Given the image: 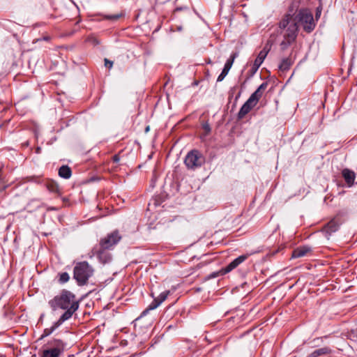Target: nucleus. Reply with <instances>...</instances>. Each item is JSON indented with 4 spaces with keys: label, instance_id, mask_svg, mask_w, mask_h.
<instances>
[{
    "label": "nucleus",
    "instance_id": "f257e3e1",
    "mask_svg": "<svg viewBox=\"0 0 357 357\" xmlns=\"http://www.w3.org/2000/svg\"><path fill=\"white\" fill-rule=\"evenodd\" d=\"M299 7V2L294 1L289 6L287 13L284 15L278 24V33L283 36V40L280 45L282 50H286L296 38L298 33L297 22L292 20L293 16Z\"/></svg>",
    "mask_w": 357,
    "mask_h": 357
},
{
    "label": "nucleus",
    "instance_id": "f03ea898",
    "mask_svg": "<svg viewBox=\"0 0 357 357\" xmlns=\"http://www.w3.org/2000/svg\"><path fill=\"white\" fill-rule=\"evenodd\" d=\"M48 303L53 310H56L58 308L66 310L59 317L61 321H66L70 319L79 306V301L76 300L75 295L66 289H63L59 295L50 300Z\"/></svg>",
    "mask_w": 357,
    "mask_h": 357
},
{
    "label": "nucleus",
    "instance_id": "7ed1b4c3",
    "mask_svg": "<svg viewBox=\"0 0 357 357\" xmlns=\"http://www.w3.org/2000/svg\"><path fill=\"white\" fill-rule=\"evenodd\" d=\"M93 273V269L87 261L78 262L73 268V278L79 286L86 284Z\"/></svg>",
    "mask_w": 357,
    "mask_h": 357
},
{
    "label": "nucleus",
    "instance_id": "20e7f679",
    "mask_svg": "<svg viewBox=\"0 0 357 357\" xmlns=\"http://www.w3.org/2000/svg\"><path fill=\"white\" fill-rule=\"evenodd\" d=\"M296 18L303 25V29L307 33L312 32L316 26L312 13L307 9H301Z\"/></svg>",
    "mask_w": 357,
    "mask_h": 357
},
{
    "label": "nucleus",
    "instance_id": "39448f33",
    "mask_svg": "<svg viewBox=\"0 0 357 357\" xmlns=\"http://www.w3.org/2000/svg\"><path fill=\"white\" fill-rule=\"evenodd\" d=\"M205 162L203 155L197 150L190 151L185 158L184 163L190 169L200 167Z\"/></svg>",
    "mask_w": 357,
    "mask_h": 357
},
{
    "label": "nucleus",
    "instance_id": "423d86ee",
    "mask_svg": "<svg viewBox=\"0 0 357 357\" xmlns=\"http://www.w3.org/2000/svg\"><path fill=\"white\" fill-rule=\"evenodd\" d=\"M121 239V236L117 230L108 234L107 236L102 238L100 241V249L103 251L105 250H109L116 245Z\"/></svg>",
    "mask_w": 357,
    "mask_h": 357
},
{
    "label": "nucleus",
    "instance_id": "0eeeda50",
    "mask_svg": "<svg viewBox=\"0 0 357 357\" xmlns=\"http://www.w3.org/2000/svg\"><path fill=\"white\" fill-rule=\"evenodd\" d=\"M169 294V291H165L160 293L158 297L154 298L153 301L149 304V305L142 312L138 319L146 316L151 310L156 309L162 302L167 299Z\"/></svg>",
    "mask_w": 357,
    "mask_h": 357
},
{
    "label": "nucleus",
    "instance_id": "6e6552de",
    "mask_svg": "<svg viewBox=\"0 0 357 357\" xmlns=\"http://www.w3.org/2000/svg\"><path fill=\"white\" fill-rule=\"evenodd\" d=\"M340 224L341 222L337 218H333L324 225L321 229V231L328 239L332 234L336 232L339 229Z\"/></svg>",
    "mask_w": 357,
    "mask_h": 357
},
{
    "label": "nucleus",
    "instance_id": "1a4fd4ad",
    "mask_svg": "<svg viewBox=\"0 0 357 357\" xmlns=\"http://www.w3.org/2000/svg\"><path fill=\"white\" fill-rule=\"evenodd\" d=\"M250 255V254L242 255L234 259L227 266L222 268L223 273H227L238 267L241 264L245 261Z\"/></svg>",
    "mask_w": 357,
    "mask_h": 357
},
{
    "label": "nucleus",
    "instance_id": "9d476101",
    "mask_svg": "<svg viewBox=\"0 0 357 357\" xmlns=\"http://www.w3.org/2000/svg\"><path fill=\"white\" fill-rule=\"evenodd\" d=\"M270 50V48H268L267 46H265L259 53L258 56H257L256 59L254 61L253 66L252 67V70L253 73H256L261 63L264 62L265 58L266 57L268 52Z\"/></svg>",
    "mask_w": 357,
    "mask_h": 357
},
{
    "label": "nucleus",
    "instance_id": "9b49d317",
    "mask_svg": "<svg viewBox=\"0 0 357 357\" xmlns=\"http://www.w3.org/2000/svg\"><path fill=\"white\" fill-rule=\"evenodd\" d=\"M236 56H237V53H233L231 55L230 58L226 61L221 73L218 77L217 82H222L225 79V77L228 74L229 70L231 69V68L233 65L234 61Z\"/></svg>",
    "mask_w": 357,
    "mask_h": 357
},
{
    "label": "nucleus",
    "instance_id": "f8f14e48",
    "mask_svg": "<svg viewBox=\"0 0 357 357\" xmlns=\"http://www.w3.org/2000/svg\"><path fill=\"white\" fill-rule=\"evenodd\" d=\"M267 86H268V83L266 82H263L257 88V89L253 93L251 94L249 99L251 100L253 102V103L257 105V102H259V99L262 96L264 91L266 89Z\"/></svg>",
    "mask_w": 357,
    "mask_h": 357
},
{
    "label": "nucleus",
    "instance_id": "ddd939ff",
    "mask_svg": "<svg viewBox=\"0 0 357 357\" xmlns=\"http://www.w3.org/2000/svg\"><path fill=\"white\" fill-rule=\"evenodd\" d=\"M267 86H268V83L266 82H263L257 88V89L253 93L251 94L249 99L251 100L253 102V103L257 105V102H259V99L262 96L264 91L266 89Z\"/></svg>",
    "mask_w": 357,
    "mask_h": 357
},
{
    "label": "nucleus",
    "instance_id": "4468645a",
    "mask_svg": "<svg viewBox=\"0 0 357 357\" xmlns=\"http://www.w3.org/2000/svg\"><path fill=\"white\" fill-rule=\"evenodd\" d=\"M255 106H256V105L248 98V100L241 107L238 113V119H242L244 118L245 116L248 114Z\"/></svg>",
    "mask_w": 357,
    "mask_h": 357
},
{
    "label": "nucleus",
    "instance_id": "2eb2a0df",
    "mask_svg": "<svg viewBox=\"0 0 357 357\" xmlns=\"http://www.w3.org/2000/svg\"><path fill=\"white\" fill-rule=\"evenodd\" d=\"M342 175L349 186L354 184L356 178L354 172L346 168L342 171Z\"/></svg>",
    "mask_w": 357,
    "mask_h": 357
},
{
    "label": "nucleus",
    "instance_id": "dca6fc26",
    "mask_svg": "<svg viewBox=\"0 0 357 357\" xmlns=\"http://www.w3.org/2000/svg\"><path fill=\"white\" fill-rule=\"evenodd\" d=\"M311 252V248L307 245L300 246L295 249L292 252L293 258H299L305 256Z\"/></svg>",
    "mask_w": 357,
    "mask_h": 357
},
{
    "label": "nucleus",
    "instance_id": "f3484780",
    "mask_svg": "<svg viewBox=\"0 0 357 357\" xmlns=\"http://www.w3.org/2000/svg\"><path fill=\"white\" fill-rule=\"evenodd\" d=\"M46 345L48 347V348L58 350L61 352H63L64 350V344L63 341L59 339H52L48 341Z\"/></svg>",
    "mask_w": 357,
    "mask_h": 357
},
{
    "label": "nucleus",
    "instance_id": "a211bd4d",
    "mask_svg": "<svg viewBox=\"0 0 357 357\" xmlns=\"http://www.w3.org/2000/svg\"><path fill=\"white\" fill-rule=\"evenodd\" d=\"M45 185H46L47 189L50 192L59 194V195H60L61 193V189H60L58 183L53 180L47 181Z\"/></svg>",
    "mask_w": 357,
    "mask_h": 357
},
{
    "label": "nucleus",
    "instance_id": "6ab92c4d",
    "mask_svg": "<svg viewBox=\"0 0 357 357\" xmlns=\"http://www.w3.org/2000/svg\"><path fill=\"white\" fill-rule=\"evenodd\" d=\"M64 321H61V319H59L56 322L54 323L52 326L49 328H45L43 331V333L41 335L40 339L44 338L45 337L49 336L52 334L58 327H59Z\"/></svg>",
    "mask_w": 357,
    "mask_h": 357
},
{
    "label": "nucleus",
    "instance_id": "aec40b11",
    "mask_svg": "<svg viewBox=\"0 0 357 357\" xmlns=\"http://www.w3.org/2000/svg\"><path fill=\"white\" fill-rule=\"evenodd\" d=\"M59 176L65 179H68L72 176L71 169L68 165H62L59 169Z\"/></svg>",
    "mask_w": 357,
    "mask_h": 357
},
{
    "label": "nucleus",
    "instance_id": "412c9836",
    "mask_svg": "<svg viewBox=\"0 0 357 357\" xmlns=\"http://www.w3.org/2000/svg\"><path fill=\"white\" fill-rule=\"evenodd\" d=\"M61 354L58 350L47 348L43 350L41 357H59Z\"/></svg>",
    "mask_w": 357,
    "mask_h": 357
},
{
    "label": "nucleus",
    "instance_id": "4be33fe9",
    "mask_svg": "<svg viewBox=\"0 0 357 357\" xmlns=\"http://www.w3.org/2000/svg\"><path fill=\"white\" fill-rule=\"evenodd\" d=\"M291 65V59L290 58H284L282 60L280 64L279 65V69L282 71H287L290 68Z\"/></svg>",
    "mask_w": 357,
    "mask_h": 357
},
{
    "label": "nucleus",
    "instance_id": "5701e85b",
    "mask_svg": "<svg viewBox=\"0 0 357 357\" xmlns=\"http://www.w3.org/2000/svg\"><path fill=\"white\" fill-rule=\"evenodd\" d=\"M58 275H59L58 281L60 284H64V283L68 282L70 280V275L66 272L59 273Z\"/></svg>",
    "mask_w": 357,
    "mask_h": 357
},
{
    "label": "nucleus",
    "instance_id": "b1692460",
    "mask_svg": "<svg viewBox=\"0 0 357 357\" xmlns=\"http://www.w3.org/2000/svg\"><path fill=\"white\" fill-rule=\"evenodd\" d=\"M121 17V14H115V15H105L104 18L106 20L116 21Z\"/></svg>",
    "mask_w": 357,
    "mask_h": 357
},
{
    "label": "nucleus",
    "instance_id": "393cba45",
    "mask_svg": "<svg viewBox=\"0 0 357 357\" xmlns=\"http://www.w3.org/2000/svg\"><path fill=\"white\" fill-rule=\"evenodd\" d=\"M319 356L325 355L331 353V349L328 347H323L317 349Z\"/></svg>",
    "mask_w": 357,
    "mask_h": 357
},
{
    "label": "nucleus",
    "instance_id": "a878e982",
    "mask_svg": "<svg viewBox=\"0 0 357 357\" xmlns=\"http://www.w3.org/2000/svg\"><path fill=\"white\" fill-rule=\"evenodd\" d=\"M202 128L205 131L206 135H208L211 132V126H210V125L208 123H204L202 125Z\"/></svg>",
    "mask_w": 357,
    "mask_h": 357
},
{
    "label": "nucleus",
    "instance_id": "bb28decb",
    "mask_svg": "<svg viewBox=\"0 0 357 357\" xmlns=\"http://www.w3.org/2000/svg\"><path fill=\"white\" fill-rule=\"evenodd\" d=\"M105 61V66L106 68L111 69L113 66V61H109L107 59H104Z\"/></svg>",
    "mask_w": 357,
    "mask_h": 357
},
{
    "label": "nucleus",
    "instance_id": "cd10ccee",
    "mask_svg": "<svg viewBox=\"0 0 357 357\" xmlns=\"http://www.w3.org/2000/svg\"><path fill=\"white\" fill-rule=\"evenodd\" d=\"M120 160V157L118 154H116L114 155L113 157H112V161L115 163H117L119 162Z\"/></svg>",
    "mask_w": 357,
    "mask_h": 357
},
{
    "label": "nucleus",
    "instance_id": "c85d7f7f",
    "mask_svg": "<svg viewBox=\"0 0 357 357\" xmlns=\"http://www.w3.org/2000/svg\"><path fill=\"white\" fill-rule=\"evenodd\" d=\"M319 356L318 353H317V349L314 350L313 352H312L309 356L308 357H318Z\"/></svg>",
    "mask_w": 357,
    "mask_h": 357
},
{
    "label": "nucleus",
    "instance_id": "c756f323",
    "mask_svg": "<svg viewBox=\"0 0 357 357\" xmlns=\"http://www.w3.org/2000/svg\"><path fill=\"white\" fill-rule=\"evenodd\" d=\"M321 15V10H319V8L317 9V12H316V17H319Z\"/></svg>",
    "mask_w": 357,
    "mask_h": 357
},
{
    "label": "nucleus",
    "instance_id": "7c9ffc66",
    "mask_svg": "<svg viewBox=\"0 0 357 357\" xmlns=\"http://www.w3.org/2000/svg\"><path fill=\"white\" fill-rule=\"evenodd\" d=\"M103 255V252L102 250L98 251V257L100 259H102Z\"/></svg>",
    "mask_w": 357,
    "mask_h": 357
},
{
    "label": "nucleus",
    "instance_id": "2f4dec72",
    "mask_svg": "<svg viewBox=\"0 0 357 357\" xmlns=\"http://www.w3.org/2000/svg\"><path fill=\"white\" fill-rule=\"evenodd\" d=\"M40 151H41L40 147H37V148H36V153H40Z\"/></svg>",
    "mask_w": 357,
    "mask_h": 357
},
{
    "label": "nucleus",
    "instance_id": "473e14b6",
    "mask_svg": "<svg viewBox=\"0 0 357 357\" xmlns=\"http://www.w3.org/2000/svg\"><path fill=\"white\" fill-rule=\"evenodd\" d=\"M6 186H4V187H3L2 188H1V189H0V192H3V191L6 190Z\"/></svg>",
    "mask_w": 357,
    "mask_h": 357
},
{
    "label": "nucleus",
    "instance_id": "72a5a7b5",
    "mask_svg": "<svg viewBox=\"0 0 357 357\" xmlns=\"http://www.w3.org/2000/svg\"><path fill=\"white\" fill-rule=\"evenodd\" d=\"M43 40H49V38H48V37H44V38H43Z\"/></svg>",
    "mask_w": 357,
    "mask_h": 357
},
{
    "label": "nucleus",
    "instance_id": "f704fd0d",
    "mask_svg": "<svg viewBox=\"0 0 357 357\" xmlns=\"http://www.w3.org/2000/svg\"><path fill=\"white\" fill-rule=\"evenodd\" d=\"M149 130V127L148 126V127L146 128V132H147Z\"/></svg>",
    "mask_w": 357,
    "mask_h": 357
},
{
    "label": "nucleus",
    "instance_id": "c9c22d12",
    "mask_svg": "<svg viewBox=\"0 0 357 357\" xmlns=\"http://www.w3.org/2000/svg\"><path fill=\"white\" fill-rule=\"evenodd\" d=\"M1 172V168L0 167V172Z\"/></svg>",
    "mask_w": 357,
    "mask_h": 357
}]
</instances>
